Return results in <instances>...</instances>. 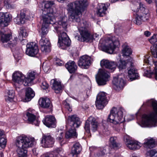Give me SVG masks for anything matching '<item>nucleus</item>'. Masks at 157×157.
Wrapping results in <instances>:
<instances>
[{"label": "nucleus", "instance_id": "052dcab7", "mask_svg": "<svg viewBox=\"0 0 157 157\" xmlns=\"http://www.w3.org/2000/svg\"><path fill=\"white\" fill-rule=\"evenodd\" d=\"M3 130H0V137L3 136Z\"/></svg>", "mask_w": 157, "mask_h": 157}, {"label": "nucleus", "instance_id": "c03bdc74", "mask_svg": "<svg viewBox=\"0 0 157 157\" xmlns=\"http://www.w3.org/2000/svg\"><path fill=\"white\" fill-rule=\"evenodd\" d=\"M157 45L155 47H151V51L152 56L155 58H157Z\"/></svg>", "mask_w": 157, "mask_h": 157}, {"label": "nucleus", "instance_id": "423d86ee", "mask_svg": "<svg viewBox=\"0 0 157 157\" xmlns=\"http://www.w3.org/2000/svg\"><path fill=\"white\" fill-rule=\"evenodd\" d=\"M124 112V109L122 107L113 108L108 116L107 121L115 124L122 123L124 121L123 114Z\"/></svg>", "mask_w": 157, "mask_h": 157}, {"label": "nucleus", "instance_id": "c756f323", "mask_svg": "<svg viewBox=\"0 0 157 157\" xmlns=\"http://www.w3.org/2000/svg\"><path fill=\"white\" fill-rule=\"evenodd\" d=\"M25 14L24 12H21L20 15H17L14 19L15 23L19 25L23 24L25 23L26 19L25 18Z\"/></svg>", "mask_w": 157, "mask_h": 157}, {"label": "nucleus", "instance_id": "6e6552de", "mask_svg": "<svg viewBox=\"0 0 157 157\" xmlns=\"http://www.w3.org/2000/svg\"><path fill=\"white\" fill-rule=\"evenodd\" d=\"M140 9H137L134 11L136 12V16L135 17V22L136 24L140 25L142 23V21L147 20L149 17V13L147 9H146L143 4H139Z\"/></svg>", "mask_w": 157, "mask_h": 157}, {"label": "nucleus", "instance_id": "58836bf2", "mask_svg": "<svg viewBox=\"0 0 157 157\" xmlns=\"http://www.w3.org/2000/svg\"><path fill=\"white\" fill-rule=\"evenodd\" d=\"M116 139L115 137H111L110 138V145L113 148L117 147L119 146V144L116 142Z\"/></svg>", "mask_w": 157, "mask_h": 157}, {"label": "nucleus", "instance_id": "e433bc0d", "mask_svg": "<svg viewBox=\"0 0 157 157\" xmlns=\"http://www.w3.org/2000/svg\"><path fill=\"white\" fill-rule=\"evenodd\" d=\"M7 96H5V98L6 101L12 102L15 96V93L14 90H10L7 92Z\"/></svg>", "mask_w": 157, "mask_h": 157}, {"label": "nucleus", "instance_id": "c85d7f7f", "mask_svg": "<svg viewBox=\"0 0 157 157\" xmlns=\"http://www.w3.org/2000/svg\"><path fill=\"white\" fill-rule=\"evenodd\" d=\"M39 103L40 106L44 108H50L52 106L50 101L49 98H40Z\"/></svg>", "mask_w": 157, "mask_h": 157}, {"label": "nucleus", "instance_id": "c9c22d12", "mask_svg": "<svg viewBox=\"0 0 157 157\" xmlns=\"http://www.w3.org/2000/svg\"><path fill=\"white\" fill-rule=\"evenodd\" d=\"M122 47V52L123 56H128L132 53V49L128 45L125 44L123 45Z\"/></svg>", "mask_w": 157, "mask_h": 157}, {"label": "nucleus", "instance_id": "9d476101", "mask_svg": "<svg viewBox=\"0 0 157 157\" xmlns=\"http://www.w3.org/2000/svg\"><path fill=\"white\" fill-rule=\"evenodd\" d=\"M0 36L1 40L5 44L4 45L5 47H10L12 48L16 45L17 40V38H14V40L12 41H9L11 35L9 34H5L2 31H0Z\"/></svg>", "mask_w": 157, "mask_h": 157}, {"label": "nucleus", "instance_id": "13d9d810", "mask_svg": "<svg viewBox=\"0 0 157 157\" xmlns=\"http://www.w3.org/2000/svg\"><path fill=\"white\" fill-rule=\"evenodd\" d=\"M10 0H4V5L6 6L8 4L10 3Z\"/></svg>", "mask_w": 157, "mask_h": 157}, {"label": "nucleus", "instance_id": "5fc2aeb1", "mask_svg": "<svg viewBox=\"0 0 157 157\" xmlns=\"http://www.w3.org/2000/svg\"><path fill=\"white\" fill-rule=\"evenodd\" d=\"M155 65V79L157 80V62H154Z\"/></svg>", "mask_w": 157, "mask_h": 157}, {"label": "nucleus", "instance_id": "dca6fc26", "mask_svg": "<svg viewBox=\"0 0 157 157\" xmlns=\"http://www.w3.org/2000/svg\"><path fill=\"white\" fill-rule=\"evenodd\" d=\"M55 141L54 138L50 134H43L41 140L42 146L44 147H49L52 146Z\"/></svg>", "mask_w": 157, "mask_h": 157}, {"label": "nucleus", "instance_id": "cd10ccee", "mask_svg": "<svg viewBox=\"0 0 157 157\" xmlns=\"http://www.w3.org/2000/svg\"><path fill=\"white\" fill-rule=\"evenodd\" d=\"M26 116L28 117V121L30 123H32L36 126H38L39 124V121L36 119V116L30 113L29 110L26 113Z\"/></svg>", "mask_w": 157, "mask_h": 157}, {"label": "nucleus", "instance_id": "ea45409f", "mask_svg": "<svg viewBox=\"0 0 157 157\" xmlns=\"http://www.w3.org/2000/svg\"><path fill=\"white\" fill-rule=\"evenodd\" d=\"M146 155L147 157H157V149H152L147 151Z\"/></svg>", "mask_w": 157, "mask_h": 157}, {"label": "nucleus", "instance_id": "aec40b11", "mask_svg": "<svg viewBox=\"0 0 157 157\" xmlns=\"http://www.w3.org/2000/svg\"><path fill=\"white\" fill-rule=\"evenodd\" d=\"M100 65L102 67L111 70V72L114 71L117 67V64L114 62L105 59H103L101 61Z\"/></svg>", "mask_w": 157, "mask_h": 157}, {"label": "nucleus", "instance_id": "37998d69", "mask_svg": "<svg viewBox=\"0 0 157 157\" xmlns=\"http://www.w3.org/2000/svg\"><path fill=\"white\" fill-rule=\"evenodd\" d=\"M47 44V45L41 46V49L42 51L44 52H49L51 51L50 44H49V43H48Z\"/></svg>", "mask_w": 157, "mask_h": 157}, {"label": "nucleus", "instance_id": "7ed1b4c3", "mask_svg": "<svg viewBox=\"0 0 157 157\" xmlns=\"http://www.w3.org/2000/svg\"><path fill=\"white\" fill-rule=\"evenodd\" d=\"M143 105L151 107L153 109L152 111L143 115L142 122L144 126L151 127L156 126L157 121V101L151 99L144 103Z\"/></svg>", "mask_w": 157, "mask_h": 157}, {"label": "nucleus", "instance_id": "9b49d317", "mask_svg": "<svg viewBox=\"0 0 157 157\" xmlns=\"http://www.w3.org/2000/svg\"><path fill=\"white\" fill-rule=\"evenodd\" d=\"M108 100L106 98V94L103 92H100L98 94L95 105L97 108L99 109H103L107 104Z\"/></svg>", "mask_w": 157, "mask_h": 157}, {"label": "nucleus", "instance_id": "4c0bfd02", "mask_svg": "<svg viewBox=\"0 0 157 157\" xmlns=\"http://www.w3.org/2000/svg\"><path fill=\"white\" fill-rule=\"evenodd\" d=\"M19 36L18 37L19 39L21 40H22V41L24 40H23V37H25L27 36L28 34L26 30L23 28H21L19 31Z\"/></svg>", "mask_w": 157, "mask_h": 157}, {"label": "nucleus", "instance_id": "774afa93", "mask_svg": "<svg viewBox=\"0 0 157 157\" xmlns=\"http://www.w3.org/2000/svg\"><path fill=\"white\" fill-rule=\"evenodd\" d=\"M86 96H87V97H86V98H85V99H86V98H88V95L87 94H86Z\"/></svg>", "mask_w": 157, "mask_h": 157}, {"label": "nucleus", "instance_id": "6e6d98bb", "mask_svg": "<svg viewBox=\"0 0 157 157\" xmlns=\"http://www.w3.org/2000/svg\"><path fill=\"white\" fill-rule=\"evenodd\" d=\"M43 70L45 73L47 72L49 69V67L48 66H47L44 64L43 65Z\"/></svg>", "mask_w": 157, "mask_h": 157}, {"label": "nucleus", "instance_id": "e2e57ef3", "mask_svg": "<svg viewBox=\"0 0 157 157\" xmlns=\"http://www.w3.org/2000/svg\"><path fill=\"white\" fill-rule=\"evenodd\" d=\"M148 3L150 4L152 2V0H145Z\"/></svg>", "mask_w": 157, "mask_h": 157}, {"label": "nucleus", "instance_id": "f704fd0d", "mask_svg": "<svg viewBox=\"0 0 157 157\" xmlns=\"http://www.w3.org/2000/svg\"><path fill=\"white\" fill-rule=\"evenodd\" d=\"M25 96L26 99H27L28 101L34 96V92L31 88L28 87L25 89Z\"/></svg>", "mask_w": 157, "mask_h": 157}, {"label": "nucleus", "instance_id": "8fccbe9b", "mask_svg": "<svg viewBox=\"0 0 157 157\" xmlns=\"http://www.w3.org/2000/svg\"><path fill=\"white\" fill-rule=\"evenodd\" d=\"M105 152V149L104 148H101L100 150L99 154L101 155H104Z\"/></svg>", "mask_w": 157, "mask_h": 157}, {"label": "nucleus", "instance_id": "49530a36", "mask_svg": "<svg viewBox=\"0 0 157 157\" xmlns=\"http://www.w3.org/2000/svg\"><path fill=\"white\" fill-rule=\"evenodd\" d=\"M149 41L152 44L155 43L157 41L156 35H154L149 39Z\"/></svg>", "mask_w": 157, "mask_h": 157}, {"label": "nucleus", "instance_id": "6ab92c4d", "mask_svg": "<svg viewBox=\"0 0 157 157\" xmlns=\"http://www.w3.org/2000/svg\"><path fill=\"white\" fill-rule=\"evenodd\" d=\"M13 79L16 84H18L24 86L25 77L21 72L16 71L13 74Z\"/></svg>", "mask_w": 157, "mask_h": 157}, {"label": "nucleus", "instance_id": "864d4df0", "mask_svg": "<svg viewBox=\"0 0 157 157\" xmlns=\"http://www.w3.org/2000/svg\"><path fill=\"white\" fill-rule=\"evenodd\" d=\"M56 64L57 66H62L63 64V62L60 61L59 59H56Z\"/></svg>", "mask_w": 157, "mask_h": 157}, {"label": "nucleus", "instance_id": "3c124183", "mask_svg": "<svg viewBox=\"0 0 157 157\" xmlns=\"http://www.w3.org/2000/svg\"><path fill=\"white\" fill-rule=\"evenodd\" d=\"M64 104L66 108L68 109V111H72V109L71 107L70 104L67 102H65Z\"/></svg>", "mask_w": 157, "mask_h": 157}, {"label": "nucleus", "instance_id": "ddd939ff", "mask_svg": "<svg viewBox=\"0 0 157 157\" xmlns=\"http://www.w3.org/2000/svg\"><path fill=\"white\" fill-rule=\"evenodd\" d=\"M106 43L103 46V50L110 54L113 53L117 46L119 44V42L117 40L113 41L112 40L107 39L105 40Z\"/></svg>", "mask_w": 157, "mask_h": 157}, {"label": "nucleus", "instance_id": "de8ad7c7", "mask_svg": "<svg viewBox=\"0 0 157 157\" xmlns=\"http://www.w3.org/2000/svg\"><path fill=\"white\" fill-rule=\"evenodd\" d=\"M41 87L42 89L46 90L47 89L48 90L49 85L46 82L44 81L42 82Z\"/></svg>", "mask_w": 157, "mask_h": 157}, {"label": "nucleus", "instance_id": "4d7b16f0", "mask_svg": "<svg viewBox=\"0 0 157 157\" xmlns=\"http://www.w3.org/2000/svg\"><path fill=\"white\" fill-rule=\"evenodd\" d=\"M149 57L148 55H146L144 56V61L146 63H149Z\"/></svg>", "mask_w": 157, "mask_h": 157}, {"label": "nucleus", "instance_id": "412c9836", "mask_svg": "<svg viewBox=\"0 0 157 157\" xmlns=\"http://www.w3.org/2000/svg\"><path fill=\"white\" fill-rule=\"evenodd\" d=\"M44 124L49 128H54L56 127V119L54 117L47 115L43 120Z\"/></svg>", "mask_w": 157, "mask_h": 157}, {"label": "nucleus", "instance_id": "bb28decb", "mask_svg": "<svg viewBox=\"0 0 157 157\" xmlns=\"http://www.w3.org/2000/svg\"><path fill=\"white\" fill-rule=\"evenodd\" d=\"M97 15L100 17L104 16L106 13V12L107 10V8L105 4H98L97 6Z\"/></svg>", "mask_w": 157, "mask_h": 157}, {"label": "nucleus", "instance_id": "0eeeda50", "mask_svg": "<svg viewBox=\"0 0 157 157\" xmlns=\"http://www.w3.org/2000/svg\"><path fill=\"white\" fill-rule=\"evenodd\" d=\"M54 4V2L53 1H47L45 4L44 8L43 11L42 18L45 22L54 24L56 21L53 14L55 12L52 7Z\"/></svg>", "mask_w": 157, "mask_h": 157}, {"label": "nucleus", "instance_id": "a18cd8bd", "mask_svg": "<svg viewBox=\"0 0 157 157\" xmlns=\"http://www.w3.org/2000/svg\"><path fill=\"white\" fill-rule=\"evenodd\" d=\"M57 153L56 151H52L44 154L43 157H54L57 155Z\"/></svg>", "mask_w": 157, "mask_h": 157}, {"label": "nucleus", "instance_id": "f8f14e48", "mask_svg": "<svg viewBox=\"0 0 157 157\" xmlns=\"http://www.w3.org/2000/svg\"><path fill=\"white\" fill-rule=\"evenodd\" d=\"M106 43L103 46V50L110 54L113 53L117 46L119 44V42L117 40L113 41L112 40L107 39L105 40Z\"/></svg>", "mask_w": 157, "mask_h": 157}, {"label": "nucleus", "instance_id": "20e7f679", "mask_svg": "<svg viewBox=\"0 0 157 157\" xmlns=\"http://www.w3.org/2000/svg\"><path fill=\"white\" fill-rule=\"evenodd\" d=\"M35 143L34 138L28 137L26 136H20L17 137L15 144L17 148V150L19 157H26V149L32 147Z\"/></svg>", "mask_w": 157, "mask_h": 157}, {"label": "nucleus", "instance_id": "2f4dec72", "mask_svg": "<svg viewBox=\"0 0 157 157\" xmlns=\"http://www.w3.org/2000/svg\"><path fill=\"white\" fill-rule=\"evenodd\" d=\"M81 150L82 147L80 144L78 143H76L73 145L71 153L73 156L75 155H77L79 154Z\"/></svg>", "mask_w": 157, "mask_h": 157}, {"label": "nucleus", "instance_id": "72a5a7b5", "mask_svg": "<svg viewBox=\"0 0 157 157\" xmlns=\"http://www.w3.org/2000/svg\"><path fill=\"white\" fill-rule=\"evenodd\" d=\"M64 134L63 131L61 130H58L56 135V140L59 142L61 145L64 144Z\"/></svg>", "mask_w": 157, "mask_h": 157}, {"label": "nucleus", "instance_id": "69168bd1", "mask_svg": "<svg viewBox=\"0 0 157 157\" xmlns=\"http://www.w3.org/2000/svg\"><path fill=\"white\" fill-rule=\"evenodd\" d=\"M113 157H120L119 155L117 154H116Z\"/></svg>", "mask_w": 157, "mask_h": 157}, {"label": "nucleus", "instance_id": "603ef678", "mask_svg": "<svg viewBox=\"0 0 157 157\" xmlns=\"http://www.w3.org/2000/svg\"><path fill=\"white\" fill-rule=\"evenodd\" d=\"M6 7L7 9L10 10L13 9L15 7L14 5L10 4V3L6 6Z\"/></svg>", "mask_w": 157, "mask_h": 157}, {"label": "nucleus", "instance_id": "2eb2a0df", "mask_svg": "<svg viewBox=\"0 0 157 157\" xmlns=\"http://www.w3.org/2000/svg\"><path fill=\"white\" fill-rule=\"evenodd\" d=\"M39 49L36 43L30 42L28 43L26 45V54L29 56L35 57L38 53Z\"/></svg>", "mask_w": 157, "mask_h": 157}, {"label": "nucleus", "instance_id": "39448f33", "mask_svg": "<svg viewBox=\"0 0 157 157\" xmlns=\"http://www.w3.org/2000/svg\"><path fill=\"white\" fill-rule=\"evenodd\" d=\"M67 123V126L70 127L69 129L65 134V137L67 139L76 137L77 136L75 128H78L80 124L79 119L76 115H72L68 117Z\"/></svg>", "mask_w": 157, "mask_h": 157}, {"label": "nucleus", "instance_id": "a878e982", "mask_svg": "<svg viewBox=\"0 0 157 157\" xmlns=\"http://www.w3.org/2000/svg\"><path fill=\"white\" fill-rule=\"evenodd\" d=\"M65 67L71 73H74L77 70V66L74 61H69L65 64Z\"/></svg>", "mask_w": 157, "mask_h": 157}, {"label": "nucleus", "instance_id": "338daca9", "mask_svg": "<svg viewBox=\"0 0 157 157\" xmlns=\"http://www.w3.org/2000/svg\"><path fill=\"white\" fill-rule=\"evenodd\" d=\"M109 5H110V4L109 3H106V5L107 6H109Z\"/></svg>", "mask_w": 157, "mask_h": 157}, {"label": "nucleus", "instance_id": "f03ea898", "mask_svg": "<svg viewBox=\"0 0 157 157\" xmlns=\"http://www.w3.org/2000/svg\"><path fill=\"white\" fill-rule=\"evenodd\" d=\"M58 22L57 23L58 25L56 26V22L54 24L47 23L44 22L43 19V23L41 28V37L45 36L48 32V25L50 24L53 25V26L58 33V45L60 48L63 49H66L70 45L71 40L67 34L63 32L67 31L68 24L67 18L64 15L60 16L58 17Z\"/></svg>", "mask_w": 157, "mask_h": 157}, {"label": "nucleus", "instance_id": "0e129e2a", "mask_svg": "<svg viewBox=\"0 0 157 157\" xmlns=\"http://www.w3.org/2000/svg\"><path fill=\"white\" fill-rule=\"evenodd\" d=\"M0 157H4V155L3 153L1 152L0 153Z\"/></svg>", "mask_w": 157, "mask_h": 157}, {"label": "nucleus", "instance_id": "09e8293b", "mask_svg": "<svg viewBox=\"0 0 157 157\" xmlns=\"http://www.w3.org/2000/svg\"><path fill=\"white\" fill-rule=\"evenodd\" d=\"M13 56L15 58H18L19 59L21 56V55L19 52L14 51L13 52Z\"/></svg>", "mask_w": 157, "mask_h": 157}, {"label": "nucleus", "instance_id": "f257e3e1", "mask_svg": "<svg viewBox=\"0 0 157 157\" xmlns=\"http://www.w3.org/2000/svg\"><path fill=\"white\" fill-rule=\"evenodd\" d=\"M88 5L87 0H78L70 3L67 6V10L70 18L73 21L78 22V29L81 36L76 35L75 38L81 41H88L91 39L90 35L87 29L84 26L83 21H81L79 16Z\"/></svg>", "mask_w": 157, "mask_h": 157}, {"label": "nucleus", "instance_id": "f3484780", "mask_svg": "<svg viewBox=\"0 0 157 157\" xmlns=\"http://www.w3.org/2000/svg\"><path fill=\"white\" fill-rule=\"evenodd\" d=\"M124 140L127 147L130 149L135 150L140 148V146L138 143L135 141L131 140L130 137L126 135L124 137Z\"/></svg>", "mask_w": 157, "mask_h": 157}, {"label": "nucleus", "instance_id": "a211bd4d", "mask_svg": "<svg viewBox=\"0 0 157 157\" xmlns=\"http://www.w3.org/2000/svg\"><path fill=\"white\" fill-rule=\"evenodd\" d=\"M90 57L84 55L81 57L78 62V65L82 68H87L91 63Z\"/></svg>", "mask_w": 157, "mask_h": 157}, {"label": "nucleus", "instance_id": "a19ab883", "mask_svg": "<svg viewBox=\"0 0 157 157\" xmlns=\"http://www.w3.org/2000/svg\"><path fill=\"white\" fill-rule=\"evenodd\" d=\"M7 142L6 139L3 132V136L0 137V147L4 148L6 147Z\"/></svg>", "mask_w": 157, "mask_h": 157}, {"label": "nucleus", "instance_id": "bf43d9fd", "mask_svg": "<svg viewBox=\"0 0 157 157\" xmlns=\"http://www.w3.org/2000/svg\"><path fill=\"white\" fill-rule=\"evenodd\" d=\"M144 34L146 36H149L150 35L151 33L148 31H146L144 32Z\"/></svg>", "mask_w": 157, "mask_h": 157}, {"label": "nucleus", "instance_id": "79ce46f5", "mask_svg": "<svg viewBox=\"0 0 157 157\" xmlns=\"http://www.w3.org/2000/svg\"><path fill=\"white\" fill-rule=\"evenodd\" d=\"M41 38L40 41V44L41 46H44L47 45V43H49L50 44V43L48 39L45 38V36H42Z\"/></svg>", "mask_w": 157, "mask_h": 157}, {"label": "nucleus", "instance_id": "393cba45", "mask_svg": "<svg viewBox=\"0 0 157 157\" xmlns=\"http://www.w3.org/2000/svg\"><path fill=\"white\" fill-rule=\"evenodd\" d=\"M131 67V68L128 70V74L130 79L132 81L138 79L139 76L137 70L132 67V65Z\"/></svg>", "mask_w": 157, "mask_h": 157}, {"label": "nucleus", "instance_id": "4be33fe9", "mask_svg": "<svg viewBox=\"0 0 157 157\" xmlns=\"http://www.w3.org/2000/svg\"><path fill=\"white\" fill-rule=\"evenodd\" d=\"M134 63L133 59L132 58L130 57L129 59L126 60H122L120 59L119 60V62L117 64V66L119 71H121L126 69L128 65L132 66Z\"/></svg>", "mask_w": 157, "mask_h": 157}, {"label": "nucleus", "instance_id": "7c9ffc66", "mask_svg": "<svg viewBox=\"0 0 157 157\" xmlns=\"http://www.w3.org/2000/svg\"><path fill=\"white\" fill-rule=\"evenodd\" d=\"M35 74L36 72L34 71H30L28 72L27 77H25L24 86H29V84L34 79Z\"/></svg>", "mask_w": 157, "mask_h": 157}, {"label": "nucleus", "instance_id": "473e14b6", "mask_svg": "<svg viewBox=\"0 0 157 157\" xmlns=\"http://www.w3.org/2000/svg\"><path fill=\"white\" fill-rule=\"evenodd\" d=\"M51 82H52V88L56 93L60 92L62 90V87L60 83L58 81L53 79L52 80Z\"/></svg>", "mask_w": 157, "mask_h": 157}, {"label": "nucleus", "instance_id": "4468645a", "mask_svg": "<svg viewBox=\"0 0 157 157\" xmlns=\"http://www.w3.org/2000/svg\"><path fill=\"white\" fill-rule=\"evenodd\" d=\"M98 77H96L97 82L99 86H103L106 84L109 77V73L105 70H100Z\"/></svg>", "mask_w": 157, "mask_h": 157}, {"label": "nucleus", "instance_id": "5701e85b", "mask_svg": "<svg viewBox=\"0 0 157 157\" xmlns=\"http://www.w3.org/2000/svg\"><path fill=\"white\" fill-rule=\"evenodd\" d=\"M10 19L9 14L0 13V27L3 28L7 26Z\"/></svg>", "mask_w": 157, "mask_h": 157}, {"label": "nucleus", "instance_id": "680f3d73", "mask_svg": "<svg viewBox=\"0 0 157 157\" xmlns=\"http://www.w3.org/2000/svg\"><path fill=\"white\" fill-rule=\"evenodd\" d=\"M144 75L146 76L149 77H150L149 76H150V74H149L148 73H147L145 72L144 73Z\"/></svg>", "mask_w": 157, "mask_h": 157}, {"label": "nucleus", "instance_id": "b1692460", "mask_svg": "<svg viewBox=\"0 0 157 157\" xmlns=\"http://www.w3.org/2000/svg\"><path fill=\"white\" fill-rule=\"evenodd\" d=\"M113 83L118 90L123 88L125 84L124 80L119 76L113 78Z\"/></svg>", "mask_w": 157, "mask_h": 157}, {"label": "nucleus", "instance_id": "1a4fd4ad", "mask_svg": "<svg viewBox=\"0 0 157 157\" xmlns=\"http://www.w3.org/2000/svg\"><path fill=\"white\" fill-rule=\"evenodd\" d=\"M99 126V124L95 118L90 116L86 121L84 128L86 132L89 133L90 130L94 132L97 131Z\"/></svg>", "mask_w": 157, "mask_h": 157}]
</instances>
